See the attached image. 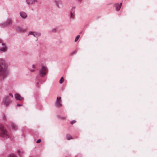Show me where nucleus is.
I'll list each match as a JSON object with an SVG mask.
<instances>
[{
  "label": "nucleus",
  "mask_w": 157,
  "mask_h": 157,
  "mask_svg": "<svg viewBox=\"0 0 157 157\" xmlns=\"http://www.w3.org/2000/svg\"><path fill=\"white\" fill-rule=\"evenodd\" d=\"M75 17V13L74 12H71V13L70 18L73 19Z\"/></svg>",
  "instance_id": "obj_16"
},
{
  "label": "nucleus",
  "mask_w": 157,
  "mask_h": 157,
  "mask_svg": "<svg viewBox=\"0 0 157 157\" xmlns=\"http://www.w3.org/2000/svg\"><path fill=\"white\" fill-rule=\"evenodd\" d=\"M29 35H32L35 37H37L40 36L41 35V33L40 32H33L32 31H30L29 33Z\"/></svg>",
  "instance_id": "obj_9"
},
{
  "label": "nucleus",
  "mask_w": 157,
  "mask_h": 157,
  "mask_svg": "<svg viewBox=\"0 0 157 157\" xmlns=\"http://www.w3.org/2000/svg\"><path fill=\"white\" fill-rule=\"evenodd\" d=\"M80 37V36L78 35V36H77L76 37H75V42H76L78 40V39H79Z\"/></svg>",
  "instance_id": "obj_18"
},
{
  "label": "nucleus",
  "mask_w": 157,
  "mask_h": 157,
  "mask_svg": "<svg viewBox=\"0 0 157 157\" xmlns=\"http://www.w3.org/2000/svg\"><path fill=\"white\" fill-rule=\"evenodd\" d=\"M41 141V140L40 139L38 140L37 141H36V143H40V142Z\"/></svg>",
  "instance_id": "obj_22"
},
{
  "label": "nucleus",
  "mask_w": 157,
  "mask_h": 157,
  "mask_svg": "<svg viewBox=\"0 0 157 157\" xmlns=\"http://www.w3.org/2000/svg\"><path fill=\"white\" fill-rule=\"evenodd\" d=\"M26 2L28 5H32L38 2L37 0H26Z\"/></svg>",
  "instance_id": "obj_11"
},
{
  "label": "nucleus",
  "mask_w": 157,
  "mask_h": 157,
  "mask_svg": "<svg viewBox=\"0 0 157 157\" xmlns=\"http://www.w3.org/2000/svg\"><path fill=\"white\" fill-rule=\"evenodd\" d=\"M20 15L22 17L24 18H25L27 17V14L23 11L21 12L20 13Z\"/></svg>",
  "instance_id": "obj_14"
},
{
  "label": "nucleus",
  "mask_w": 157,
  "mask_h": 157,
  "mask_svg": "<svg viewBox=\"0 0 157 157\" xmlns=\"http://www.w3.org/2000/svg\"><path fill=\"white\" fill-rule=\"evenodd\" d=\"M12 23V20L11 18H8L5 22L0 23V26L2 28L10 26Z\"/></svg>",
  "instance_id": "obj_3"
},
{
  "label": "nucleus",
  "mask_w": 157,
  "mask_h": 157,
  "mask_svg": "<svg viewBox=\"0 0 157 157\" xmlns=\"http://www.w3.org/2000/svg\"><path fill=\"white\" fill-rule=\"evenodd\" d=\"M62 100L61 97L59 98L57 97L56 101V106L58 107H60L62 106L61 104Z\"/></svg>",
  "instance_id": "obj_8"
},
{
  "label": "nucleus",
  "mask_w": 157,
  "mask_h": 157,
  "mask_svg": "<svg viewBox=\"0 0 157 157\" xmlns=\"http://www.w3.org/2000/svg\"><path fill=\"white\" fill-rule=\"evenodd\" d=\"M48 72L47 68L44 66H42L39 71V74L41 77L44 76Z\"/></svg>",
  "instance_id": "obj_5"
},
{
  "label": "nucleus",
  "mask_w": 157,
  "mask_h": 157,
  "mask_svg": "<svg viewBox=\"0 0 157 157\" xmlns=\"http://www.w3.org/2000/svg\"><path fill=\"white\" fill-rule=\"evenodd\" d=\"M17 151L19 153L20 152V151L19 150H18Z\"/></svg>",
  "instance_id": "obj_27"
},
{
  "label": "nucleus",
  "mask_w": 157,
  "mask_h": 157,
  "mask_svg": "<svg viewBox=\"0 0 157 157\" xmlns=\"http://www.w3.org/2000/svg\"><path fill=\"white\" fill-rule=\"evenodd\" d=\"M11 127L14 130H16L17 129V126L15 124H12Z\"/></svg>",
  "instance_id": "obj_15"
},
{
  "label": "nucleus",
  "mask_w": 157,
  "mask_h": 157,
  "mask_svg": "<svg viewBox=\"0 0 157 157\" xmlns=\"http://www.w3.org/2000/svg\"><path fill=\"white\" fill-rule=\"evenodd\" d=\"M7 48L5 43H4L2 40H0V51L4 52L6 51Z\"/></svg>",
  "instance_id": "obj_6"
},
{
  "label": "nucleus",
  "mask_w": 157,
  "mask_h": 157,
  "mask_svg": "<svg viewBox=\"0 0 157 157\" xmlns=\"http://www.w3.org/2000/svg\"><path fill=\"white\" fill-rule=\"evenodd\" d=\"M16 31L20 33H24L26 31L25 29L22 28L20 27H17L15 28Z\"/></svg>",
  "instance_id": "obj_10"
},
{
  "label": "nucleus",
  "mask_w": 157,
  "mask_h": 157,
  "mask_svg": "<svg viewBox=\"0 0 157 157\" xmlns=\"http://www.w3.org/2000/svg\"><path fill=\"white\" fill-rule=\"evenodd\" d=\"M12 101L8 96H6L3 98L2 103L6 107L8 106L11 103Z\"/></svg>",
  "instance_id": "obj_4"
},
{
  "label": "nucleus",
  "mask_w": 157,
  "mask_h": 157,
  "mask_svg": "<svg viewBox=\"0 0 157 157\" xmlns=\"http://www.w3.org/2000/svg\"><path fill=\"white\" fill-rule=\"evenodd\" d=\"M0 136L4 139H7L10 136L9 133L3 126H0Z\"/></svg>",
  "instance_id": "obj_2"
},
{
  "label": "nucleus",
  "mask_w": 157,
  "mask_h": 157,
  "mask_svg": "<svg viewBox=\"0 0 157 157\" xmlns=\"http://www.w3.org/2000/svg\"><path fill=\"white\" fill-rule=\"evenodd\" d=\"M15 98L16 100H21L24 99V98L21 97V95L18 93H16L15 94Z\"/></svg>",
  "instance_id": "obj_13"
},
{
  "label": "nucleus",
  "mask_w": 157,
  "mask_h": 157,
  "mask_svg": "<svg viewBox=\"0 0 157 157\" xmlns=\"http://www.w3.org/2000/svg\"><path fill=\"white\" fill-rule=\"evenodd\" d=\"M76 121H75V120H73V121H71V123L72 124H73L74 123H75L76 122Z\"/></svg>",
  "instance_id": "obj_21"
},
{
  "label": "nucleus",
  "mask_w": 157,
  "mask_h": 157,
  "mask_svg": "<svg viewBox=\"0 0 157 157\" xmlns=\"http://www.w3.org/2000/svg\"><path fill=\"white\" fill-rule=\"evenodd\" d=\"M8 157H17V156L14 154H12L10 155Z\"/></svg>",
  "instance_id": "obj_20"
},
{
  "label": "nucleus",
  "mask_w": 157,
  "mask_h": 157,
  "mask_svg": "<svg viewBox=\"0 0 157 157\" xmlns=\"http://www.w3.org/2000/svg\"><path fill=\"white\" fill-rule=\"evenodd\" d=\"M67 139L68 140H70V139H72L71 138V136L69 134H67Z\"/></svg>",
  "instance_id": "obj_17"
},
{
  "label": "nucleus",
  "mask_w": 157,
  "mask_h": 157,
  "mask_svg": "<svg viewBox=\"0 0 157 157\" xmlns=\"http://www.w3.org/2000/svg\"><path fill=\"white\" fill-rule=\"evenodd\" d=\"M22 105H21V104H17V106H21Z\"/></svg>",
  "instance_id": "obj_25"
},
{
  "label": "nucleus",
  "mask_w": 157,
  "mask_h": 157,
  "mask_svg": "<svg viewBox=\"0 0 157 157\" xmlns=\"http://www.w3.org/2000/svg\"><path fill=\"white\" fill-rule=\"evenodd\" d=\"M63 81H64V79H63V77H62L60 80H59V83H60V84H62L63 83Z\"/></svg>",
  "instance_id": "obj_19"
},
{
  "label": "nucleus",
  "mask_w": 157,
  "mask_h": 157,
  "mask_svg": "<svg viewBox=\"0 0 157 157\" xmlns=\"http://www.w3.org/2000/svg\"><path fill=\"white\" fill-rule=\"evenodd\" d=\"M32 67L33 68H34L35 67V65H33L32 66Z\"/></svg>",
  "instance_id": "obj_26"
},
{
  "label": "nucleus",
  "mask_w": 157,
  "mask_h": 157,
  "mask_svg": "<svg viewBox=\"0 0 157 157\" xmlns=\"http://www.w3.org/2000/svg\"><path fill=\"white\" fill-rule=\"evenodd\" d=\"M35 71V70L34 69H31V70H30V71L31 72H33L34 71Z\"/></svg>",
  "instance_id": "obj_24"
},
{
  "label": "nucleus",
  "mask_w": 157,
  "mask_h": 157,
  "mask_svg": "<svg viewBox=\"0 0 157 157\" xmlns=\"http://www.w3.org/2000/svg\"><path fill=\"white\" fill-rule=\"evenodd\" d=\"M8 74L7 66L5 61L0 59V78L1 79L5 78Z\"/></svg>",
  "instance_id": "obj_1"
},
{
  "label": "nucleus",
  "mask_w": 157,
  "mask_h": 157,
  "mask_svg": "<svg viewBox=\"0 0 157 157\" xmlns=\"http://www.w3.org/2000/svg\"><path fill=\"white\" fill-rule=\"evenodd\" d=\"M122 3H121L120 4L116 3L115 5V7L116 8V10L117 11H118L120 10V8L121 7Z\"/></svg>",
  "instance_id": "obj_12"
},
{
  "label": "nucleus",
  "mask_w": 157,
  "mask_h": 157,
  "mask_svg": "<svg viewBox=\"0 0 157 157\" xmlns=\"http://www.w3.org/2000/svg\"><path fill=\"white\" fill-rule=\"evenodd\" d=\"M9 95L10 96H11L12 98L13 97V94L11 93H9Z\"/></svg>",
  "instance_id": "obj_23"
},
{
  "label": "nucleus",
  "mask_w": 157,
  "mask_h": 157,
  "mask_svg": "<svg viewBox=\"0 0 157 157\" xmlns=\"http://www.w3.org/2000/svg\"><path fill=\"white\" fill-rule=\"evenodd\" d=\"M53 2L58 8H60L63 6V3L61 0H54Z\"/></svg>",
  "instance_id": "obj_7"
}]
</instances>
